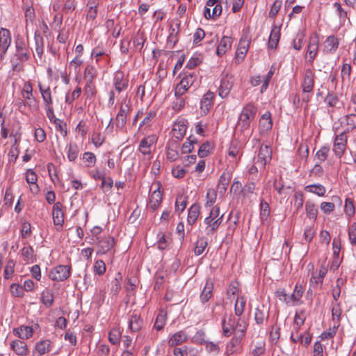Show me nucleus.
Instances as JSON below:
<instances>
[{
    "label": "nucleus",
    "instance_id": "f257e3e1",
    "mask_svg": "<svg viewBox=\"0 0 356 356\" xmlns=\"http://www.w3.org/2000/svg\"><path fill=\"white\" fill-rule=\"evenodd\" d=\"M256 113L257 108L253 104H248L245 106L239 115L238 127L243 131L248 129L251 122L254 120L256 116Z\"/></svg>",
    "mask_w": 356,
    "mask_h": 356
},
{
    "label": "nucleus",
    "instance_id": "f03ea898",
    "mask_svg": "<svg viewBox=\"0 0 356 356\" xmlns=\"http://www.w3.org/2000/svg\"><path fill=\"white\" fill-rule=\"evenodd\" d=\"M229 0H208L204 10V16L206 19H216L222 13V4H227Z\"/></svg>",
    "mask_w": 356,
    "mask_h": 356
},
{
    "label": "nucleus",
    "instance_id": "7ed1b4c3",
    "mask_svg": "<svg viewBox=\"0 0 356 356\" xmlns=\"http://www.w3.org/2000/svg\"><path fill=\"white\" fill-rule=\"evenodd\" d=\"M234 83V77L228 72H223L218 88V95L222 98H226L230 93Z\"/></svg>",
    "mask_w": 356,
    "mask_h": 356
},
{
    "label": "nucleus",
    "instance_id": "20e7f679",
    "mask_svg": "<svg viewBox=\"0 0 356 356\" xmlns=\"http://www.w3.org/2000/svg\"><path fill=\"white\" fill-rule=\"evenodd\" d=\"M49 276L53 281H64L70 276V267L65 265H58L51 270Z\"/></svg>",
    "mask_w": 356,
    "mask_h": 356
},
{
    "label": "nucleus",
    "instance_id": "39448f33",
    "mask_svg": "<svg viewBox=\"0 0 356 356\" xmlns=\"http://www.w3.org/2000/svg\"><path fill=\"white\" fill-rule=\"evenodd\" d=\"M15 56L21 62L27 61L30 58V51L28 42L22 38H17L15 40Z\"/></svg>",
    "mask_w": 356,
    "mask_h": 356
},
{
    "label": "nucleus",
    "instance_id": "423d86ee",
    "mask_svg": "<svg viewBox=\"0 0 356 356\" xmlns=\"http://www.w3.org/2000/svg\"><path fill=\"white\" fill-rule=\"evenodd\" d=\"M319 38L317 34L314 33L309 37V43L307 47L306 56L307 61L312 64L318 52Z\"/></svg>",
    "mask_w": 356,
    "mask_h": 356
},
{
    "label": "nucleus",
    "instance_id": "0eeeda50",
    "mask_svg": "<svg viewBox=\"0 0 356 356\" xmlns=\"http://www.w3.org/2000/svg\"><path fill=\"white\" fill-rule=\"evenodd\" d=\"M131 109V106L129 104V102H127L124 100L122 102L119 111L115 118V124L116 127L118 129H123L127 123V115L129 113Z\"/></svg>",
    "mask_w": 356,
    "mask_h": 356
},
{
    "label": "nucleus",
    "instance_id": "6e6552de",
    "mask_svg": "<svg viewBox=\"0 0 356 356\" xmlns=\"http://www.w3.org/2000/svg\"><path fill=\"white\" fill-rule=\"evenodd\" d=\"M347 147V136L345 131L335 136L333 144V152L338 158H341Z\"/></svg>",
    "mask_w": 356,
    "mask_h": 356
},
{
    "label": "nucleus",
    "instance_id": "1a4fd4ad",
    "mask_svg": "<svg viewBox=\"0 0 356 356\" xmlns=\"http://www.w3.org/2000/svg\"><path fill=\"white\" fill-rule=\"evenodd\" d=\"M195 79L196 77L193 74H188L184 76L175 89V95H184L194 84Z\"/></svg>",
    "mask_w": 356,
    "mask_h": 356
},
{
    "label": "nucleus",
    "instance_id": "9d476101",
    "mask_svg": "<svg viewBox=\"0 0 356 356\" xmlns=\"http://www.w3.org/2000/svg\"><path fill=\"white\" fill-rule=\"evenodd\" d=\"M272 149L267 145H262L259 149L255 165H258L259 168H263L271 160Z\"/></svg>",
    "mask_w": 356,
    "mask_h": 356
},
{
    "label": "nucleus",
    "instance_id": "9b49d317",
    "mask_svg": "<svg viewBox=\"0 0 356 356\" xmlns=\"http://www.w3.org/2000/svg\"><path fill=\"white\" fill-rule=\"evenodd\" d=\"M52 218L54 225L56 227L57 229H62L64 223V212L63 211V205L59 202L55 203L53 207Z\"/></svg>",
    "mask_w": 356,
    "mask_h": 356
},
{
    "label": "nucleus",
    "instance_id": "f8f14e48",
    "mask_svg": "<svg viewBox=\"0 0 356 356\" xmlns=\"http://www.w3.org/2000/svg\"><path fill=\"white\" fill-rule=\"evenodd\" d=\"M157 138L155 135H150L141 140L138 150L144 156H149L152 154V148L156 143Z\"/></svg>",
    "mask_w": 356,
    "mask_h": 356
},
{
    "label": "nucleus",
    "instance_id": "ddd939ff",
    "mask_svg": "<svg viewBox=\"0 0 356 356\" xmlns=\"http://www.w3.org/2000/svg\"><path fill=\"white\" fill-rule=\"evenodd\" d=\"M250 44V39L248 35H243L239 41L238 47L236 51L235 60L237 63H240L245 58L249 46Z\"/></svg>",
    "mask_w": 356,
    "mask_h": 356
},
{
    "label": "nucleus",
    "instance_id": "4468645a",
    "mask_svg": "<svg viewBox=\"0 0 356 356\" xmlns=\"http://www.w3.org/2000/svg\"><path fill=\"white\" fill-rule=\"evenodd\" d=\"M114 90L117 91L118 94L127 89L129 86V80L125 77L122 71L115 72L113 81Z\"/></svg>",
    "mask_w": 356,
    "mask_h": 356
},
{
    "label": "nucleus",
    "instance_id": "2eb2a0df",
    "mask_svg": "<svg viewBox=\"0 0 356 356\" xmlns=\"http://www.w3.org/2000/svg\"><path fill=\"white\" fill-rule=\"evenodd\" d=\"M11 35L8 29L1 28L0 29V58H3L11 44Z\"/></svg>",
    "mask_w": 356,
    "mask_h": 356
},
{
    "label": "nucleus",
    "instance_id": "dca6fc26",
    "mask_svg": "<svg viewBox=\"0 0 356 356\" xmlns=\"http://www.w3.org/2000/svg\"><path fill=\"white\" fill-rule=\"evenodd\" d=\"M10 348L18 356H26L29 349L26 343L22 339H15L10 342Z\"/></svg>",
    "mask_w": 356,
    "mask_h": 356
},
{
    "label": "nucleus",
    "instance_id": "f3484780",
    "mask_svg": "<svg viewBox=\"0 0 356 356\" xmlns=\"http://www.w3.org/2000/svg\"><path fill=\"white\" fill-rule=\"evenodd\" d=\"M314 72L311 69L305 70L303 80L301 83L302 92L305 93H309L313 91L314 86Z\"/></svg>",
    "mask_w": 356,
    "mask_h": 356
},
{
    "label": "nucleus",
    "instance_id": "a211bd4d",
    "mask_svg": "<svg viewBox=\"0 0 356 356\" xmlns=\"http://www.w3.org/2000/svg\"><path fill=\"white\" fill-rule=\"evenodd\" d=\"M129 328L132 332H137L140 330L143 326V321L140 318V314L136 310L130 312L128 314Z\"/></svg>",
    "mask_w": 356,
    "mask_h": 356
},
{
    "label": "nucleus",
    "instance_id": "6ab92c4d",
    "mask_svg": "<svg viewBox=\"0 0 356 356\" xmlns=\"http://www.w3.org/2000/svg\"><path fill=\"white\" fill-rule=\"evenodd\" d=\"M273 127V122L271 120V114L267 111L264 113L259 122V129L261 135H266L271 130Z\"/></svg>",
    "mask_w": 356,
    "mask_h": 356
},
{
    "label": "nucleus",
    "instance_id": "aec40b11",
    "mask_svg": "<svg viewBox=\"0 0 356 356\" xmlns=\"http://www.w3.org/2000/svg\"><path fill=\"white\" fill-rule=\"evenodd\" d=\"M339 44V39L334 35L328 36L323 42V53L334 54L337 51Z\"/></svg>",
    "mask_w": 356,
    "mask_h": 356
},
{
    "label": "nucleus",
    "instance_id": "412c9836",
    "mask_svg": "<svg viewBox=\"0 0 356 356\" xmlns=\"http://www.w3.org/2000/svg\"><path fill=\"white\" fill-rule=\"evenodd\" d=\"M187 130V122L186 120L177 121L172 128V132L173 137L177 140L183 138Z\"/></svg>",
    "mask_w": 356,
    "mask_h": 356
},
{
    "label": "nucleus",
    "instance_id": "4be33fe9",
    "mask_svg": "<svg viewBox=\"0 0 356 356\" xmlns=\"http://www.w3.org/2000/svg\"><path fill=\"white\" fill-rule=\"evenodd\" d=\"M98 239V252L100 254H106L112 249L114 245V238L111 236H106Z\"/></svg>",
    "mask_w": 356,
    "mask_h": 356
},
{
    "label": "nucleus",
    "instance_id": "5701e85b",
    "mask_svg": "<svg viewBox=\"0 0 356 356\" xmlns=\"http://www.w3.org/2000/svg\"><path fill=\"white\" fill-rule=\"evenodd\" d=\"M51 349V343L49 340H42L37 342L32 352V356H42L49 353Z\"/></svg>",
    "mask_w": 356,
    "mask_h": 356
},
{
    "label": "nucleus",
    "instance_id": "b1692460",
    "mask_svg": "<svg viewBox=\"0 0 356 356\" xmlns=\"http://www.w3.org/2000/svg\"><path fill=\"white\" fill-rule=\"evenodd\" d=\"M327 273V267L321 266L320 268L312 273L310 278V284L312 286L322 284L325 275Z\"/></svg>",
    "mask_w": 356,
    "mask_h": 356
},
{
    "label": "nucleus",
    "instance_id": "393cba45",
    "mask_svg": "<svg viewBox=\"0 0 356 356\" xmlns=\"http://www.w3.org/2000/svg\"><path fill=\"white\" fill-rule=\"evenodd\" d=\"M13 332L15 336L20 339L25 340L30 339L33 334V330L31 327L27 325H21L13 329Z\"/></svg>",
    "mask_w": 356,
    "mask_h": 356
},
{
    "label": "nucleus",
    "instance_id": "a878e982",
    "mask_svg": "<svg viewBox=\"0 0 356 356\" xmlns=\"http://www.w3.org/2000/svg\"><path fill=\"white\" fill-rule=\"evenodd\" d=\"M341 124L345 128V133L346 131H352L356 128V114L349 113L341 118Z\"/></svg>",
    "mask_w": 356,
    "mask_h": 356
},
{
    "label": "nucleus",
    "instance_id": "bb28decb",
    "mask_svg": "<svg viewBox=\"0 0 356 356\" xmlns=\"http://www.w3.org/2000/svg\"><path fill=\"white\" fill-rule=\"evenodd\" d=\"M236 323V319L232 316H229L227 319L225 317L223 318L222 322V329L223 334L228 337L233 333L234 334V325Z\"/></svg>",
    "mask_w": 356,
    "mask_h": 356
},
{
    "label": "nucleus",
    "instance_id": "cd10ccee",
    "mask_svg": "<svg viewBox=\"0 0 356 356\" xmlns=\"http://www.w3.org/2000/svg\"><path fill=\"white\" fill-rule=\"evenodd\" d=\"M161 201L162 193L159 190V188H157L151 193L149 201V208L153 211L156 210L160 207Z\"/></svg>",
    "mask_w": 356,
    "mask_h": 356
},
{
    "label": "nucleus",
    "instance_id": "c85d7f7f",
    "mask_svg": "<svg viewBox=\"0 0 356 356\" xmlns=\"http://www.w3.org/2000/svg\"><path fill=\"white\" fill-rule=\"evenodd\" d=\"M215 97V93L212 92H207L201 99L200 108L202 112L204 114L207 113L211 108L213 101Z\"/></svg>",
    "mask_w": 356,
    "mask_h": 356
},
{
    "label": "nucleus",
    "instance_id": "c756f323",
    "mask_svg": "<svg viewBox=\"0 0 356 356\" xmlns=\"http://www.w3.org/2000/svg\"><path fill=\"white\" fill-rule=\"evenodd\" d=\"M26 181L30 185L31 193L36 194L39 192V187L37 184L38 177L33 170L29 169L26 171Z\"/></svg>",
    "mask_w": 356,
    "mask_h": 356
},
{
    "label": "nucleus",
    "instance_id": "7c9ffc66",
    "mask_svg": "<svg viewBox=\"0 0 356 356\" xmlns=\"http://www.w3.org/2000/svg\"><path fill=\"white\" fill-rule=\"evenodd\" d=\"M200 205L199 204H193L188 209L187 222L192 226L194 225L200 214Z\"/></svg>",
    "mask_w": 356,
    "mask_h": 356
},
{
    "label": "nucleus",
    "instance_id": "2f4dec72",
    "mask_svg": "<svg viewBox=\"0 0 356 356\" xmlns=\"http://www.w3.org/2000/svg\"><path fill=\"white\" fill-rule=\"evenodd\" d=\"M207 225L205 232L207 234H213L219 227L222 223L221 218H218L216 220L206 218L204 220Z\"/></svg>",
    "mask_w": 356,
    "mask_h": 356
},
{
    "label": "nucleus",
    "instance_id": "473e14b6",
    "mask_svg": "<svg viewBox=\"0 0 356 356\" xmlns=\"http://www.w3.org/2000/svg\"><path fill=\"white\" fill-rule=\"evenodd\" d=\"M305 213L307 217L314 222L318 213V208L316 204L312 200H307L305 202Z\"/></svg>",
    "mask_w": 356,
    "mask_h": 356
},
{
    "label": "nucleus",
    "instance_id": "72a5a7b5",
    "mask_svg": "<svg viewBox=\"0 0 356 356\" xmlns=\"http://www.w3.org/2000/svg\"><path fill=\"white\" fill-rule=\"evenodd\" d=\"M232 40L230 37L223 36L216 49V54L218 56H221L224 55L226 51L232 47Z\"/></svg>",
    "mask_w": 356,
    "mask_h": 356
},
{
    "label": "nucleus",
    "instance_id": "f704fd0d",
    "mask_svg": "<svg viewBox=\"0 0 356 356\" xmlns=\"http://www.w3.org/2000/svg\"><path fill=\"white\" fill-rule=\"evenodd\" d=\"M243 337L240 335H234V337L227 344L225 354L231 355L237 350L238 346L240 345Z\"/></svg>",
    "mask_w": 356,
    "mask_h": 356
},
{
    "label": "nucleus",
    "instance_id": "c9c22d12",
    "mask_svg": "<svg viewBox=\"0 0 356 356\" xmlns=\"http://www.w3.org/2000/svg\"><path fill=\"white\" fill-rule=\"evenodd\" d=\"M179 145L177 141L172 140L167 147V159L170 161H175L179 158Z\"/></svg>",
    "mask_w": 356,
    "mask_h": 356
},
{
    "label": "nucleus",
    "instance_id": "e433bc0d",
    "mask_svg": "<svg viewBox=\"0 0 356 356\" xmlns=\"http://www.w3.org/2000/svg\"><path fill=\"white\" fill-rule=\"evenodd\" d=\"M38 88L41 93L44 106H51L53 104V99L50 88L49 86L44 87L40 83H38Z\"/></svg>",
    "mask_w": 356,
    "mask_h": 356
},
{
    "label": "nucleus",
    "instance_id": "4c0bfd02",
    "mask_svg": "<svg viewBox=\"0 0 356 356\" xmlns=\"http://www.w3.org/2000/svg\"><path fill=\"white\" fill-rule=\"evenodd\" d=\"M187 339L188 336L184 331H179L170 337L168 343L170 346H176L185 342Z\"/></svg>",
    "mask_w": 356,
    "mask_h": 356
},
{
    "label": "nucleus",
    "instance_id": "58836bf2",
    "mask_svg": "<svg viewBox=\"0 0 356 356\" xmlns=\"http://www.w3.org/2000/svg\"><path fill=\"white\" fill-rule=\"evenodd\" d=\"M305 191L319 197H323L326 193L325 187L320 184L307 185L305 187Z\"/></svg>",
    "mask_w": 356,
    "mask_h": 356
},
{
    "label": "nucleus",
    "instance_id": "ea45409f",
    "mask_svg": "<svg viewBox=\"0 0 356 356\" xmlns=\"http://www.w3.org/2000/svg\"><path fill=\"white\" fill-rule=\"evenodd\" d=\"M213 285L211 281H207L205 286L200 294V300L202 302H207L212 296Z\"/></svg>",
    "mask_w": 356,
    "mask_h": 356
},
{
    "label": "nucleus",
    "instance_id": "a19ab883",
    "mask_svg": "<svg viewBox=\"0 0 356 356\" xmlns=\"http://www.w3.org/2000/svg\"><path fill=\"white\" fill-rule=\"evenodd\" d=\"M232 179V175L229 172H224L220 177L218 188L220 193H225L227 188L229 181Z\"/></svg>",
    "mask_w": 356,
    "mask_h": 356
},
{
    "label": "nucleus",
    "instance_id": "79ce46f5",
    "mask_svg": "<svg viewBox=\"0 0 356 356\" xmlns=\"http://www.w3.org/2000/svg\"><path fill=\"white\" fill-rule=\"evenodd\" d=\"M41 302L46 307H51L54 304V294L49 289H44L41 293Z\"/></svg>",
    "mask_w": 356,
    "mask_h": 356
},
{
    "label": "nucleus",
    "instance_id": "37998d69",
    "mask_svg": "<svg viewBox=\"0 0 356 356\" xmlns=\"http://www.w3.org/2000/svg\"><path fill=\"white\" fill-rule=\"evenodd\" d=\"M22 255L26 263H33L35 261L33 248L31 245L24 246L21 250Z\"/></svg>",
    "mask_w": 356,
    "mask_h": 356
},
{
    "label": "nucleus",
    "instance_id": "c03bdc74",
    "mask_svg": "<svg viewBox=\"0 0 356 356\" xmlns=\"http://www.w3.org/2000/svg\"><path fill=\"white\" fill-rule=\"evenodd\" d=\"M179 26V24H177L176 27L171 26L170 28V33L168 37L167 42L171 47H173L178 42Z\"/></svg>",
    "mask_w": 356,
    "mask_h": 356
},
{
    "label": "nucleus",
    "instance_id": "a18cd8bd",
    "mask_svg": "<svg viewBox=\"0 0 356 356\" xmlns=\"http://www.w3.org/2000/svg\"><path fill=\"white\" fill-rule=\"evenodd\" d=\"M208 245V241L205 237H200L196 241L194 248V253L195 255H201Z\"/></svg>",
    "mask_w": 356,
    "mask_h": 356
},
{
    "label": "nucleus",
    "instance_id": "49530a36",
    "mask_svg": "<svg viewBox=\"0 0 356 356\" xmlns=\"http://www.w3.org/2000/svg\"><path fill=\"white\" fill-rule=\"evenodd\" d=\"M67 156L70 161H74L79 153V149L76 143H70L67 147Z\"/></svg>",
    "mask_w": 356,
    "mask_h": 356
},
{
    "label": "nucleus",
    "instance_id": "de8ad7c7",
    "mask_svg": "<svg viewBox=\"0 0 356 356\" xmlns=\"http://www.w3.org/2000/svg\"><path fill=\"white\" fill-rule=\"evenodd\" d=\"M352 67L350 63H343L341 70V81L345 83H349L350 81V74Z\"/></svg>",
    "mask_w": 356,
    "mask_h": 356
},
{
    "label": "nucleus",
    "instance_id": "09e8293b",
    "mask_svg": "<svg viewBox=\"0 0 356 356\" xmlns=\"http://www.w3.org/2000/svg\"><path fill=\"white\" fill-rule=\"evenodd\" d=\"M270 209L268 203L264 200H261L260 202V218L262 222H264L268 220L270 216Z\"/></svg>",
    "mask_w": 356,
    "mask_h": 356
},
{
    "label": "nucleus",
    "instance_id": "8fccbe9b",
    "mask_svg": "<svg viewBox=\"0 0 356 356\" xmlns=\"http://www.w3.org/2000/svg\"><path fill=\"white\" fill-rule=\"evenodd\" d=\"M330 147L328 146L321 147L316 153L314 160L319 163L325 161L328 156Z\"/></svg>",
    "mask_w": 356,
    "mask_h": 356
},
{
    "label": "nucleus",
    "instance_id": "3c124183",
    "mask_svg": "<svg viewBox=\"0 0 356 356\" xmlns=\"http://www.w3.org/2000/svg\"><path fill=\"white\" fill-rule=\"evenodd\" d=\"M175 99L172 103V108L175 112H179L182 108H184L186 102L184 95H175Z\"/></svg>",
    "mask_w": 356,
    "mask_h": 356
},
{
    "label": "nucleus",
    "instance_id": "603ef678",
    "mask_svg": "<svg viewBox=\"0 0 356 356\" xmlns=\"http://www.w3.org/2000/svg\"><path fill=\"white\" fill-rule=\"evenodd\" d=\"M22 96L26 101L35 99L33 95V86L29 81H26L23 85Z\"/></svg>",
    "mask_w": 356,
    "mask_h": 356
},
{
    "label": "nucleus",
    "instance_id": "864d4df0",
    "mask_svg": "<svg viewBox=\"0 0 356 356\" xmlns=\"http://www.w3.org/2000/svg\"><path fill=\"white\" fill-rule=\"evenodd\" d=\"M342 314V309L341 307L340 302H334L332 303V321L334 323H339L341 320V316Z\"/></svg>",
    "mask_w": 356,
    "mask_h": 356
},
{
    "label": "nucleus",
    "instance_id": "5fc2aeb1",
    "mask_svg": "<svg viewBox=\"0 0 356 356\" xmlns=\"http://www.w3.org/2000/svg\"><path fill=\"white\" fill-rule=\"evenodd\" d=\"M325 103L330 107L339 108L342 104L338 97L333 93H328L324 99Z\"/></svg>",
    "mask_w": 356,
    "mask_h": 356
},
{
    "label": "nucleus",
    "instance_id": "6e6d98bb",
    "mask_svg": "<svg viewBox=\"0 0 356 356\" xmlns=\"http://www.w3.org/2000/svg\"><path fill=\"white\" fill-rule=\"evenodd\" d=\"M303 289L301 286L296 284L294 287L293 293L289 296L290 303L296 304L302 298Z\"/></svg>",
    "mask_w": 356,
    "mask_h": 356
},
{
    "label": "nucleus",
    "instance_id": "4d7b16f0",
    "mask_svg": "<svg viewBox=\"0 0 356 356\" xmlns=\"http://www.w3.org/2000/svg\"><path fill=\"white\" fill-rule=\"evenodd\" d=\"M245 305L246 300L243 296L237 298L234 305V312L236 316L239 317L243 314Z\"/></svg>",
    "mask_w": 356,
    "mask_h": 356
},
{
    "label": "nucleus",
    "instance_id": "13d9d810",
    "mask_svg": "<svg viewBox=\"0 0 356 356\" xmlns=\"http://www.w3.org/2000/svg\"><path fill=\"white\" fill-rule=\"evenodd\" d=\"M187 197L184 195H179L175 202V211L178 213H181L186 209L187 205Z\"/></svg>",
    "mask_w": 356,
    "mask_h": 356
},
{
    "label": "nucleus",
    "instance_id": "bf43d9fd",
    "mask_svg": "<svg viewBox=\"0 0 356 356\" xmlns=\"http://www.w3.org/2000/svg\"><path fill=\"white\" fill-rule=\"evenodd\" d=\"M280 33L277 28L272 29L268 40V46L271 49H274L277 47V44L280 40Z\"/></svg>",
    "mask_w": 356,
    "mask_h": 356
},
{
    "label": "nucleus",
    "instance_id": "052dcab7",
    "mask_svg": "<svg viewBox=\"0 0 356 356\" xmlns=\"http://www.w3.org/2000/svg\"><path fill=\"white\" fill-rule=\"evenodd\" d=\"M166 316L167 313L165 311L161 310L159 312L154 323V327L157 330H161L164 327L165 324Z\"/></svg>",
    "mask_w": 356,
    "mask_h": 356
},
{
    "label": "nucleus",
    "instance_id": "680f3d73",
    "mask_svg": "<svg viewBox=\"0 0 356 356\" xmlns=\"http://www.w3.org/2000/svg\"><path fill=\"white\" fill-rule=\"evenodd\" d=\"M98 5L97 0H89L88 6L89 7L87 13V18L94 19L97 17V6Z\"/></svg>",
    "mask_w": 356,
    "mask_h": 356
},
{
    "label": "nucleus",
    "instance_id": "e2e57ef3",
    "mask_svg": "<svg viewBox=\"0 0 356 356\" xmlns=\"http://www.w3.org/2000/svg\"><path fill=\"white\" fill-rule=\"evenodd\" d=\"M34 40L35 42V51L39 57H41L44 51V40L38 33H35Z\"/></svg>",
    "mask_w": 356,
    "mask_h": 356
},
{
    "label": "nucleus",
    "instance_id": "0e129e2a",
    "mask_svg": "<svg viewBox=\"0 0 356 356\" xmlns=\"http://www.w3.org/2000/svg\"><path fill=\"white\" fill-rule=\"evenodd\" d=\"M197 143V140L193 136H190L187 140L182 145L181 153H190L194 148V144Z\"/></svg>",
    "mask_w": 356,
    "mask_h": 356
},
{
    "label": "nucleus",
    "instance_id": "69168bd1",
    "mask_svg": "<svg viewBox=\"0 0 356 356\" xmlns=\"http://www.w3.org/2000/svg\"><path fill=\"white\" fill-rule=\"evenodd\" d=\"M344 212L348 218L353 217L355 213V209L353 200L350 198H346L345 200Z\"/></svg>",
    "mask_w": 356,
    "mask_h": 356
},
{
    "label": "nucleus",
    "instance_id": "338daca9",
    "mask_svg": "<svg viewBox=\"0 0 356 356\" xmlns=\"http://www.w3.org/2000/svg\"><path fill=\"white\" fill-rule=\"evenodd\" d=\"M217 193L215 189L209 188L207 191L206 195V207H211L216 201Z\"/></svg>",
    "mask_w": 356,
    "mask_h": 356
},
{
    "label": "nucleus",
    "instance_id": "774afa93",
    "mask_svg": "<svg viewBox=\"0 0 356 356\" xmlns=\"http://www.w3.org/2000/svg\"><path fill=\"white\" fill-rule=\"evenodd\" d=\"M145 40L146 38L144 33H138L133 39L134 46L136 49L140 51L143 47Z\"/></svg>",
    "mask_w": 356,
    "mask_h": 356
}]
</instances>
